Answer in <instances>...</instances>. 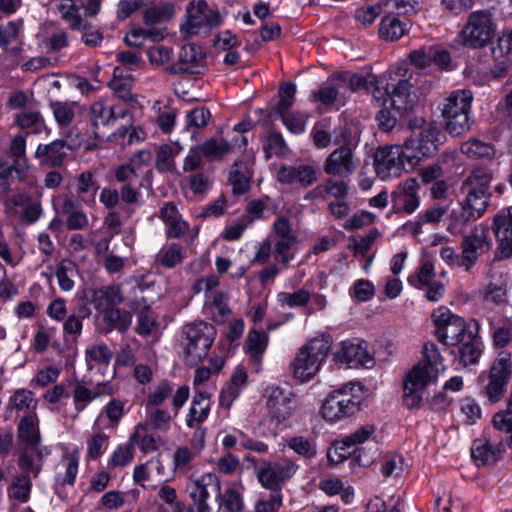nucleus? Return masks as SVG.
I'll use <instances>...</instances> for the list:
<instances>
[{
	"instance_id": "f257e3e1",
	"label": "nucleus",
	"mask_w": 512,
	"mask_h": 512,
	"mask_svg": "<svg viewBox=\"0 0 512 512\" xmlns=\"http://www.w3.org/2000/svg\"><path fill=\"white\" fill-rule=\"evenodd\" d=\"M410 136L404 141L408 158V169L415 170L422 160L433 157L446 142L445 127L436 122H427L423 117L408 122Z\"/></svg>"
},
{
	"instance_id": "f03ea898",
	"label": "nucleus",
	"mask_w": 512,
	"mask_h": 512,
	"mask_svg": "<svg viewBox=\"0 0 512 512\" xmlns=\"http://www.w3.org/2000/svg\"><path fill=\"white\" fill-rule=\"evenodd\" d=\"M423 354L425 361L414 365L403 382V404L408 409L420 408L427 386L437 379V365L443 361L438 347L433 342L424 344Z\"/></svg>"
},
{
	"instance_id": "7ed1b4c3",
	"label": "nucleus",
	"mask_w": 512,
	"mask_h": 512,
	"mask_svg": "<svg viewBox=\"0 0 512 512\" xmlns=\"http://www.w3.org/2000/svg\"><path fill=\"white\" fill-rule=\"evenodd\" d=\"M263 398L269 418V433L263 435L275 437L280 430L286 427V422L297 408L295 394L288 388L268 385L263 391Z\"/></svg>"
},
{
	"instance_id": "20e7f679",
	"label": "nucleus",
	"mask_w": 512,
	"mask_h": 512,
	"mask_svg": "<svg viewBox=\"0 0 512 512\" xmlns=\"http://www.w3.org/2000/svg\"><path fill=\"white\" fill-rule=\"evenodd\" d=\"M472 101V92L465 89L452 91L445 99L442 117L445 131L451 136H461L470 129Z\"/></svg>"
},
{
	"instance_id": "39448f33",
	"label": "nucleus",
	"mask_w": 512,
	"mask_h": 512,
	"mask_svg": "<svg viewBox=\"0 0 512 512\" xmlns=\"http://www.w3.org/2000/svg\"><path fill=\"white\" fill-rule=\"evenodd\" d=\"M511 374V354L501 351L492 362L488 373H482L479 377L482 383L480 393L489 404H495L504 397Z\"/></svg>"
},
{
	"instance_id": "423d86ee",
	"label": "nucleus",
	"mask_w": 512,
	"mask_h": 512,
	"mask_svg": "<svg viewBox=\"0 0 512 512\" xmlns=\"http://www.w3.org/2000/svg\"><path fill=\"white\" fill-rule=\"evenodd\" d=\"M182 335L185 361L189 365H197L208 355L216 329L207 322L195 321L183 327Z\"/></svg>"
},
{
	"instance_id": "0eeeda50",
	"label": "nucleus",
	"mask_w": 512,
	"mask_h": 512,
	"mask_svg": "<svg viewBox=\"0 0 512 512\" xmlns=\"http://www.w3.org/2000/svg\"><path fill=\"white\" fill-rule=\"evenodd\" d=\"M331 346L328 335H320L304 345L292 363L293 375L301 382L309 381L318 372Z\"/></svg>"
},
{
	"instance_id": "6e6552de",
	"label": "nucleus",
	"mask_w": 512,
	"mask_h": 512,
	"mask_svg": "<svg viewBox=\"0 0 512 512\" xmlns=\"http://www.w3.org/2000/svg\"><path fill=\"white\" fill-rule=\"evenodd\" d=\"M431 318L435 326L437 340L446 346H453L463 341L469 335L471 325L479 323L475 319L465 322L462 317L452 313L444 306L435 309Z\"/></svg>"
},
{
	"instance_id": "1a4fd4ad",
	"label": "nucleus",
	"mask_w": 512,
	"mask_h": 512,
	"mask_svg": "<svg viewBox=\"0 0 512 512\" xmlns=\"http://www.w3.org/2000/svg\"><path fill=\"white\" fill-rule=\"evenodd\" d=\"M414 85L408 79H399L397 83H386L374 91L376 105L389 104L390 108L402 111L406 114L412 111L417 104L418 98L413 91Z\"/></svg>"
},
{
	"instance_id": "9d476101",
	"label": "nucleus",
	"mask_w": 512,
	"mask_h": 512,
	"mask_svg": "<svg viewBox=\"0 0 512 512\" xmlns=\"http://www.w3.org/2000/svg\"><path fill=\"white\" fill-rule=\"evenodd\" d=\"M496 33V24L488 10H477L470 13L467 23L461 30L465 46L483 48L490 44Z\"/></svg>"
},
{
	"instance_id": "9b49d317",
	"label": "nucleus",
	"mask_w": 512,
	"mask_h": 512,
	"mask_svg": "<svg viewBox=\"0 0 512 512\" xmlns=\"http://www.w3.org/2000/svg\"><path fill=\"white\" fill-rule=\"evenodd\" d=\"M403 145L380 146L376 149L373 160L374 169L381 180L401 176L402 172H413L408 169V158Z\"/></svg>"
},
{
	"instance_id": "f8f14e48",
	"label": "nucleus",
	"mask_w": 512,
	"mask_h": 512,
	"mask_svg": "<svg viewBox=\"0 0 512 512\" xmlns=\"http://www.w3.org/2000/svg\"><path fill=\"white\" fill-rule=\"evenodd\" d=\"M298 465L287 458L280 461L263 460L256 467V476L260 484L273 492H281L283 485L297 472Z\"/></svg>"
},
{
	"instance_id": "ddd939ff",
	"label": "nucleus",
	"mask_w": 512,
	"mask_h": 512,
	"mask_svg": "<svg viewBox=\"0 0 512 512\" xmlns=\"http://www.w3.org/2000/svg\"><path fill=\"white\" fill-rule=\"evenodd\" d=\"M222 24L218 10L209 7L205 0L191 1L186 7V23L181 25L180 31L189 35H196L202 29L211 30Z\"/></svg>"
},
{
	"instance_id": "4468645a",
	"label": "nucleus",
	"mask_w": 512,
	"mask_h": 512,
	"mask_svg": "<svg viewBox=\"0 0 512 512\" xmlns=\"http://www.w3.org/2000/svg\"><path fill=\"white\" fill-rule=\"evenodd\" d=\"M353 387V383L346 384L325 399L321 407L325 420L337 422L359 410L360 401L351 394Z\"/></svg>"
},
{
	"instance_id": "2eb2a0df",
	"label": "nucleus",
	"mask_w": 512,
	"mask_h": 512,
	"mask_svg": "<svg viewBox=\"0 0 512 512\" xmlns=\"http://www.w3.org/2000/svg\"><path fill=\"white\" fill-rule=\"evenodd\" d=\"M486 233L487 229L485 226H474L464 233L461 243L462 256L458 261V265L463 267L465 271L470 270L478 257L489 250Z\"/></svg>"
},
{
	"instance_id": "dca6fc26",
	"label": "nucleus",
	"mask_w": 512,
	"mask_h": 512,
	"mask_svg": "<svg viewBox=\"0 0 512 512\" xmlns=\"http://www.w3.org/2000/svg\"><path fill=\"white\" fill-rule=\"evenodd\" d=\"M334 359L350 368H371L374 365V358L368 351L367 342L359 338L342 341L340 348L334 353Z\"/></svg>"
},
{
	"instance_id": "f3484780",
	"label": "nucleus",
	"mask_w": 512,
	"mask_h": 512,
	"mask_svg": "<svg viewBox=\"0 0 512 512\" xmlns=\"http://www.w3.org/2000/svg\"><path fill=\"white\" fill-rule=\"evenodd\" d=\"M375 431L376 427L373 424H366L344 437L336 447V449L342 451L340 456L345 457L346 453L351 454V452L347 451L349 448L365 443L374 435ZM352 455L353 460L357 462L358 465L366 467L373 463L376 451L362 453V449L357 447L352 451Z\"/></svg>"
},
{
	"instance_id": "a211bd4d",
	"label": "nucleus",
	"mask_w": 512,
	"mask_h": 512,
	"mask_svg": "<svg viewBox=\"0 0 512 512\" xmlns=\"http://www.w3.org/2000/svg\"><path fill=\"white\" fill-rule=\"evenodd\" d=\"M209 487H213L216 491L220 489V483L215 474H204L199 479L191 480L187 484L186 489L191 499L189 512H211L207 503L210 495Z\"/></svg>"
},
{
	"instance_id": "6ab92c4d",
	"label": "nucleus",
	"mask_w": 512,
	"mask_h": 512,
	"mask_svg": "<svg viewBox=\"0 0 512 512\" xmlns=\"http://www.w3.org/2000/svg\"><path fill=\"white\" fill-rule=\"evenodd\" d=\"M174 391V383L168 380L161 381L147 396L146 407H158L162 405L169 397L172 396V405L174 414L177 415L179 409L185 404L189 398V387L182 385Z\"/></svg>"
},
{
	"instance_id": "aec40b11",
	"label": "nucleus",
	"mask_w": 512,
	"mask_h": 512,
	"mask_svg": "<svg viewBox=\"0 0 512 512\" xmlns=\"http://www.w3.org/2000/svg\"><path fill=\"white\" fill-rule=\"evenodd\" d=\"M487 199L481 191H470L463 203L458 202L457 208H453L449 214L454 224H467L471 220H477L485 212Z\"/></svg>"
},
{
	"instance_id": "412c9836",
	"label": "nucleus",
	"mask_w": 512,
	"mask_h": 512,
	"mask_svg": "<svg viewBox=\"0 0 512 512\" xmlns=\"http://www.w3.org/2000/svg\"><path fill=\"white\" fill-rule=\"evenodd\" d=\"M71 150L72 146L67 140L58 138L48 144H39L34 156L39 160L41 166L56 169L65 165L68 152Z\"/></svg>"
},
{
	"instance_id": "4be33fe9",
	"label": "nucleus",
	"mask_w": 512,
	"mask_h": 512,
	"mask_svg": "<svg viewBox=\"0 0 512 512\" xmlns=\"http://www.w3.org/2000/svg\"><path fill=\"white\" fill-rule=\"evenodd\" d=\"M19 182H24L29 187L36 186V178L28 177V166L19 165L17 160L10 161L5 156H0V196L4 197L11 191L14 175Z\"/></svg>"
},
{
	"instance_id": "5701e85b",
	"label": "nucleus",
	"mask_w": 512,
	"mask_h": 512,
	"mask_svg": "<svg viewBox=\"0 0 512 512\" xmlns=\"http://www.w3.org/2000/svg\"><path fill=\"white\" fill-rule=\"evenodd\" d=\"M480 324L473 323L469 335L458 343V364L462 368L476 365L483 353V342L479 336Z\"/></svg>"
},
{
	"instance_id": "b1692460",
	"label": "nucleus",
	"mask_w": 512,
	"mask_h": 512,
	"mask_svg": "<svg viewBox=\"0 0 512 512\" xmlns=\"http://www.w3.org/2000/svg\"><path fill=\"white\" fill-rule=\"evenodd\" d=\"M334 80L338 86L348 83V87L352 92L366 91L372 94V101H374V91L376 88H381L383 81L380 80L376 75L369 74L367 76L352 72V71H340L333 75Z\"/></svg>"
},
{
	"instance_id": "393cba45",
	"label": "nucleus",
	"mask_w": 512,
	"mask_h": 512,
	"mask_svg": "<svg viewBox=\"0 0 512 512\" xmlns=\"http://www.w3.org/2000/svg\"><path fill=\"white\" fill-rule=\"evenodd\" d=\"M278 180L284 184L299 183L309 187L317 181V172L314 166L308 164L283 165L278 171Z\"/></svg>"
},
{
	"instance_id": "a878e982",
	"label": "nucleus",
	"mask_w": 512,
	"mask_h": 512,
	"mask_svg": "<svg viewBox=\"0 0 512 512\" xmlns=\"http://www.w3.org/2000/svg\"><path fill=\"white\" fill-rule=\"evenodd\" d=\"M355 169L353 152L346 147L336 148L326 159L324 171L328 175L347 176Z\"/></svg>"
},
{
	"instance_id": "bb28decb",
	"label": "nucleus",
	"mask_w": 512,
	"mask_h": 512,
	"mask_svg": "<svg viewBox=\"0 0 512 512\" xmlns=\"http://www.w3.org/2000/svg\"><path fill=\"white\" fill-rule=\"evenodd\" d=\"M411 28L410 21L401 20L396 14H386L381 18L378 26V36L387 42H396L406 35Z\"/></svg>"
},
{
	"instance_id": "cd10ccee",
	"label": "nucleus",
	"mask_w": 512,
	"mask_h": 512,
	"mask_svg": "<svg viewBox=\"0 0 512 512\" xmlns=\"http://www.w3.org/2000/svg\"><path fill=\"white\" fill-rule=\"evenodd\" d=\"M276 232V241L274 244L275 253L280 257L283 264H287L295 257L297 245L299 243L296 234L291 226H274Z\"/></svg>"
},
{
	"instance_id": "c85d7f7f",
	"label": "nucleus",
	"mask_w": 512,
	"mask_h": 512,
	"mask_svg": "<svg viewBox=\"0 0 512 512\" xmlns=\"http://www.w3.org/2000/svg\"><path fill=\"white\" fill-rule=\"evenodd\" d=\"M210 406L209 395L205 392H196L186 415V425L189 428H195L202 424L209 416Z\"/></svg>"
},
{
	"instance_id": "c756f323",
	"label": "nucleus",
	"mask_w": 512,
	"mask_h": 512,
	"mask_svg": "<svg viewBox=\"0 0 512 512\" xmlns=\"http://www.w3.org/2000/svg\"><path fill=\"white\" fill-rule=\"evenodd\" d=\"M123 301L124 296L118 285H108L95 289L91 297V303L97 311L116 307Z\"/></svg>"
},
{
	"instance_id": "7c9ffc66",
	"label": "nucleus",
	"mask_w": 512,
	"mask_h": 512,
	"mask_svg": "<svg viewBox=\"0 0 512 512\" xmlns=\"http://www.w3.org/2000/svg\"><path fill=\"white\" fill-rule=\"evenodd\" d=\"M186 258V250L178 243H166L154 257V265L173 269L181 265Z\"/></svg>"
},
{
	"instance_id": "2f4dec72",
	"label": "nucleus",
	"mask_w": 512,
	"mask_h": 512,
	"mask_svg": "<svg viewBox=\"0 0 512 512\" xmlns=\"http://www.w3.org/2000/svg\"><path fill=\"white\" fill-rule=\"evenodd\" d=\"M252 173L246 162L242 160L235 161L229 171L228 181L232 185L234 195H243L251 187Z\"/></svg>"
},
{
	"instance_id": "473e14b6",
	"label": "nucleus",
	"mask_w": 512,
	"mask_h": 512,
	"mask_svg": "<svg viewBox=\"0 0 512 512\" xmlns=\"http://www.w3.org/2000/svg\"><path fill=\"white\" fill-rule=\"evenodd\" d=\"M262 150L266 160L273 156L283 157L290 152L282 133L275 129L274 126L267 130L264 140L262 141Z\"/></svg>"
},
{
	"instance_id": "72a5a7b5",
	"label": "nucleus",
	"mask_w": 512,
	"mask_h": 512,
	"mask_svg": "<svg viewBox=\"0 0 512 512\" xmlns=\"http://www.w3.org/2000/svg\"><path fill=\"white\" fill-rule=\"evenodd\" d=\"M332 136L334 145L349 148L353 152L360 141V129L355 124L344 122L334 127Z\"/></svg>"
},
{
	"instance_id": "f704fd0d",
	"label": "nucleus",
	"mask_w": 512,
	"mask_h": 512,
	"mask_svg": "<svg viewBox=\"0 0 512 512\" xmlns=\"http://www.w3.org/2000/svg\"><path fill=\"white\" fill-rule=\"evenodd\" d=\"M471 456L478 466L490 465L500 459L501 450L486 440L476 439L471 447Z\"/></svg>"
},
{
	"instance_id": "c9c22d12",
	"label": "nucleus",
	"mask_w": 512,
	"mask_h": 512,
	"mask_svg": "<svg viewBox=\"0 0 512 512\" xmlns=\"http://www.w3.org/2000/svg\"><path fill=\"white\" fill-rule=\"evenodd\" d=\"M17 435L28 447L37 448L39 446L41 438L35 414L29 413L20 420Z\"/></svg>"
},
{
	"instance_id": "e433bc0d",
	"label": "nucleus",
	"mask_w": 512,
	"mask_h": 512,
	"mask_svg": "<svg viewBox=\"0 0 512 512\" xmlns=\"http://www.w3.org/2000/svg\"><path fill=\"white\" fill-rule=\"evenodd\" d=\"M146 431L147 426L145 424H137L134 433L129 438V442L124 446L118 447L114 451L110 459V464L113 466H125L128 463H130L134 455V442L141 435L142 432Z\"/></svg>"
},
{
	"instance_id": "4c0bfd02",
	"label": "nucleus",
	"mask_w": 512,
	"mask_h": 512,
	"mask_svg": "<svg viewBox=\"0 0 512 512\" xmlns=\"http://www.w3.org/2000/svg\"><path fill=\"white\" fill-rule=\"evenodd\" d=\"M31 490L32 481L30 476L27 474H17L11 479V483L7 488V495L9 499L23 504L29 501Z\"/></svg>"
},
{
	"instance_id": "58836bf2",
	"label": "nucleus",
	"mask_w": 512,
	"mask_h": 512,
	"mask_svg": "<svg viewBox=\"0 0 512 512\" xmlns=\"http://www.w3.org/2000/svg\"><path fill=\"white\" fill-rule=\"evenodd\" d=\"M267 335L264 332L251 330L246 339V351L250 355V360L259 369L261 364L262 355L267 346Z\"/></svg>"
},
{
	"instance_id": "ea45409f",
	"label": "nucleus",
	"mask_w": 512,
	"mask_h": 512,
	"mask_svg": "<svg viewBox=\"0 0 512 512\" xmlns=\"http://www.w3.org/2000/svg\"><path fill=\"white\" fill-rule=\"evenodd\" d=\"M297 85L292 81L282 82L278 87V102L272 107V114L282 116L288 113L295 103Z\"/></svg>"
},
{
	"instance_id": "a19ab883",
	"label": "nucleus",
	"mask_w": 512,
	"mask_h": 512,
	"mask_svg": "<svg viewBox=\"0 0 512 512\" xmlns=\"http://www.w3.org/2000/svg\"><path fill=\"white\" fill-rule=\"evenodd\" d=\"M103 316V321L108 327V331L117 330L121 333L126 332L132 324V315L130 312L122 313L116 307L99 311Z\"/></svg>"
},
{
	"instance_id": "79ce46f5",
	"label": "nucleus",
	"mask_w": 512,
	"mask_h": 512,
	"mask_svg": "<svg viewBox=\"0 0 512 512\" xmlns=\"http://www.w3.org/2000/svg\"><path fill=\"white\" fill-rule=\"evenodd\" d=\"M113 113L114 111L102 101L94 102L91 105V128L96 138H99L100 126L108 127L113 124Z\"/></svg>"
},
{
	"instance_id": "37998d69",
	"label": "nucleus",
	"mask_w": 512,
	"mask_h": 512,
	"mask_svg": "<svg viewBox=\"0 0 512 512\" xmlns=\"http://www.w3.org/2000/svg\"><path fill=\"white\" fill-rule=\"evenodd\" d=\"M76 192L85 202H94L99 184L91 171H84L77 176Z\"/></svg>"
},
{
	"instance_id": "c03bdc74",
	"label": "nucleus",
	"mask_w": 512,
	"mask_h": 512,
	"mask_svg": "<svg viewBox=\"0 0 512 512\" xmlns=\"http://www.w3.org/2000/svg\"><path fill=\"white\" fill-rule=\"evenodd\" d=\"M83 3L76 4L73 0H61L58 6V11L63 20H65L72 30H80L82 24V16L79 11Z\"/></svg>"
},
{
	"instance_id": "a18cd8bd",
	"label": "nucleus",
	"mask_w": 512,
	"mask_h": 512,
	"mask_svg": "<svg viewBox=\"0 0 512 512\" xmlns=\"http://www.w3.org/2000/svg\"><path fill=\"white\" fill-rule=\"evenodd\" d=\"M287 447L306 460H312L317 455L315 441L304 436H294L288 439Z\"/></svg>"
},
{
	"instance_id": "49530a36",
	"label": "nucleus",
	"mask_w": 512,
	"mask_h": 512,
	"mask_svg": "<svg viewBox=\"0 0 512 512\" xmlns=\"http://www.w3.org/2000/svg\"><path fill=\"white\" fill-rule=\"evenodd\" d=\"M60 214L66 217L65 224H88L86 214L72 197H66L61 205Z\"/></svg>"
},
{
	"instance_id": "de8ad7c7",
	"label": "nucleus",
	"mask_w": 512,
	"mask_h": 512,
	"mask_svg": "<svg viewBox=\"0 0 512 512\" xmlns=\"http://www.w3.org/2000/svg\"><path fill=\"white\" fill-rule=\"evenodd\" d=\"M372 104L374 107L380 108L379 112L376 114V120L382 131L389 132L394 129L398 118L404 115L402 111H396L394 108H390L389 104L376 105L375 101H372Z\"/></svg>"
},
{
	"instance_id": "09e8293b",
	"label": "nucleus",
	"mask_w": 512,
	"mask_h": 512,
	"mask_svg": "<svg viewBox=\"0 0 512 512\" xmlns=\"http://www.w3.org/2000/svg\"><path fill=\"white\" fill-rule=\"evenodd\" d=\"M146 420L147 427L150 425L153 429L159 431H168L170 429V422L172 420V416L167 410L158 408V407H146Z\"/></svg>"
},
{
	"instance_id": "8fccbe9b",
	"label": "nucleus",
	"mask_w": 512,
	"mask_h": 512,
	"mask_svg": "<svg viewBox=\"0 0 512 512\" xmlns=\"http://www.w3.org/2000/svg\"><path fill=\"white\" fill-rule=\"evenodd\" d=\"M198 147L200 148V151L204 157L218 160L222 159L231 151V145L229 141L223 138L219 141L215 138H210Z\"/></svg>"
},
{
	"instance_id": "3c124183",
	"label": "nucleus",
	"mask_w": 512,
	"mask_h": 512,
	"mask_svg": "<svg viewBox=\"0 0 512 512\" xmlns=\"http://www.w3.org/2000/svg\"><path fill=\"white\" fill-rule=\"evenodd\" d=\"M392 208L395 213H413L419 206L420 200L416 193H393Z\"/></svg>"
},
{
	"instance_id": "603ef678",
	"label": "nucleus",
	"mask_w": 512,
	"mask_h": 512,
	"mask_svg": "<svg viewBox=\"0 0 512 512\" xmlns=\"http://www.w3.org/2000/svg\"><path fill=\"white\" fill-rule=\"evenodd\" d=\"M15 124L21 129L33 128L34 134H40L45 128L44 119L39 111H24L15 116Z\"/></svg>"
},
{
	"instance_id": "864d4df0",
	"label": "nucleus",
	"mask_w": 512,
	"mask_h": 512,
	"mask_svg": "<svg viewBox=\"0 0 512 512\" xmlns=\"http://www.w3.org/2000/svg\"><path fill=\"white\" fill-rule=\"evenodd\" d=\"M379 232L377 229L371 230L367 235H353L348 239L347 248L354 252V255L365 256L372 244L375 242Z\"/></svg>"
},
{
	"instance_id": "5fc2aeb1",
	"label": "nucleus",
	"mask_w": 512,
	"mask_h": 512,
	"mask_svg": "<svg viewBox=\"0 0 512 512\" xmlns=\"http://www.w3.org/2000/svg\"><path fill=\"white\" fill-rule=\"evenodd\" d=\"M26 146V136L18 133L12 138L8 150L2 156H5L7 159L10 158L11 161L17 160L19 165H27Z\"/></svg>"
},
{
	"instance_id": "6e6d98bb",
	"label": "nucleus",
	"mask_w": 512,
	"mask_h": 512,
	"mask_svg": "<svg viewBox=\"0 0 512 512\" xmlns=\"http://www.w3.org/2000/svg\"><path fill=\"white\" fill-rule=\"evenodd\" d=\"M507 288L503 283H489L482 292L483 301L486 306L493 307L506 302Z\"/></svg>"
},
{
	"instance_id": "4d7b16f0",
	"label": "nucleus",
	"mask_w": 512,
	"mask_h": 512,
	"mask_svg": "<svg viewBox=\"0 0 512 512\" xmlns=\"http://www.w3.org/2000/svg\"><path fill=\"white\" fill-rule=\"evenodd\" d=\"M461 151L468 157L477 159L490 157L494 153V148L489 143H485L478 139H472L462 144Z\"/></svg>"
},
{
	"instance_id": "13d9d810",
	"label": "nucleus",
	"mask_w": 512,
	"mask_h": 512,
	"mask_svg": "<svg viewBox=\"0 0 512 512\" xmlns=\"http://www.w3.org/2000/svg\"><path fill=\"white\" fill-rule=\"evenodd\" d=\"M31 408H34L33 393L26 389H19L10 397L7 410L20 412L29 411Z\"/></svg>"
},
{
	"instance_id": "bf43d9fd",
	"label": "nucleus",
	"mask_w": 512,
	"mask_h": 512,
	"mask_svg": "<svg viewBox=\"0 0 512 512\" xmlns=\"http://www.w3.org/2000/svg\"><path fill=\"white\" fill-rule=\"evenodd\" d=\"M493 427L507 435L506 442L512 448V410H500L492 419Z\"/></svg>"
},
{
	"instance_id": "052dcab7",
	"label": "nucleus",
	"mask_w": 512,
	"mask_h": 512,
	"mask_svg": "<svg viewBox=\"0 0 512 512\" xmlns=\"http://www.w3.org/2000/svg\"><path fill=\"white\" fill-rule=\"evenodd\" d=\"M315 191L335 197L337 200L345 199L348 194V186L344 180L327 179L323 185L316 187Z\"/></svg>"
},
{
	"instance_id": "680f3d73",
	"label": "nucleus",
	"mask_w": 512,
	"mask_h": 512,
	"mask_svg": "<svg viewBox=\"0 0 512 512\" xmlns=\"http://www.w3.org/2000/svg\"><path fill=\"white\" fill-rule=\"evenodd\" d=\"M159 35L154 29L134 28L126 33L124 43L129 47H141L146 39H156Z\"/></svg>"
},
{
	"instance_id": "e2e57ef3",
	"label": "nucleus",
	"mask_w": 512,
	"mask_h": 512,
	"mask_svg": "<svg viewBox=\"0 0 512 512\" xmlns=\"http://www.w3.org/2000/svg\"><path fill=\"white\" fill-rule=\"evenodd\" d=\"M494 232L501 258H509L512 255V226H496Z\"/></svg>"
},
{
	"instance_id": "0e129e2a",
	"label": "nucleus",
	"mask_w": 512,
	"mask_h": 512,
	"mask_svg": "<svg viewBox=\"0 0 512 512\" xmlns=\"http://www.w3.org/2000/svg\"><path fill=\"white\" fill-rule=\"evenodd\" d=\"M211 119L210 110L205 107H196L188 111L186 114V128L190 127L202 128L208 125Z\"/></svg>"
},
{
	"instance_id": "69168bd1",
	"label": "nucleus",
	"mask_w": 512,
	"mask_h": 512,
	"mask_svg": "<svg viewBox=\"0 0 512 512\" xmlns=\"http://www.w3.org/2000/svg\"><path fill=\"white\" fill-rule=\"evenodd\" d=\"M217 492V497L221 500V505L228 512H238L242 509V497L236 489L228 488L224 491V493H221L220 490Z\"/></svg>"
},
{
	"instance_id": "338daca9",
	"label": "nucleus",
	"mask_w": 512,
	"mask_h": 512,
	"mask_svg": "<svg viewBox=\"0 0 512 512\" xmlns=\"http://www.w3.org/2000/svg\"><path fill=\"white\" fill-rule=\"evenodd\" d=\"M143 292H144V290H143L142 286L139 284H135L131 288L130 293L132 295V298L129 299V301H128V307L131 312L136 313V314H141V313H145L149 310L150 305H149L148 301L146 300V298L143 296Z\"/></svg>"
},
{
	"instance_id": "774afa93",
	"label": "nucleus",
	"mask_w": 512,
	"mask_h": 512,
	"mask_svg": "<svg viewBox=\"0 0 512 512\" xmlns=\"http://www.w3.org/2000/svg\"><path fill=\"white\" fill-rule=\"evenodd\" d=\"M339 95L338 88L335 86H325L311 92L309 100L318 102L324 106H331L335 103Z\"/></svg>"
}]
</instances>
